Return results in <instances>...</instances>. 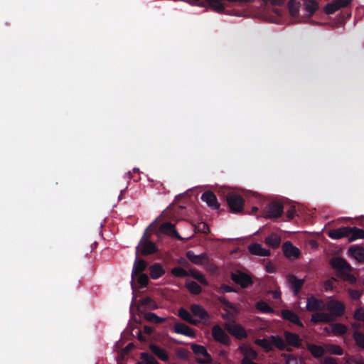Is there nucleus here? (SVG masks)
<instances>
[{"label":"nucleus","instance_id":"nucleus-33","mask_svg":"<svg viewBox=\"0 0 364 364\" xmlns=\"http://www.w3.org/2000/svg\"><path fill=\"white\" fill-rule=\"evenodd\" d=\"M301 7V3L296 0H290L288 2V9L290 15L294 17H298L299 13V8Z\"/></svg>","mask_w":364,"mask_h":364},{"label":"nucleus","instance_id":"nucleus-42","mask_svg":"<svg viewBox=\"0 0 364 364\" xmlns=\"http://www.w3.org/2000/svg\"><path fill=\"white\" fill-rule=\"evenodd\" d=\"M171 274L178 278H185L189 276L188 272L181 267H176L171 269Z\"/></svg>","mask_w":364,"mask_h":364},{"label":"nucleus","instance_id":"nucleus-37","mask_svg":"<svg viewBox=\"0 0 364 364\" xmlns=\"http://www.w3.org/2000/svg\"><path fill=\"white\" fill-rule=\"evenodd\" d=\"M144 318L147 321L153 323H161L166 319V318L158 316L156 314L151 312L145 314Z\"/></svg>","mask_w":364,"mask_h":364},{"label":"nucleus","instance_id":"nucleus-44","mask_svg":"<svg viewBox=\"0 0 364 364\" xmlns=\"http://www.w3.org/2000/svg\"><path fill=\"white\" fill-rule=\"evenodd\" d=\"M218 301L221 304L224 305V311H225L228 314H230L229 309L235 310V305L230 301H229L225 297L220 296L218 298Z\"/></svg>","mask_w":364,"mask_h":364},{"label":"nucleus","instance_id":"nucleus-39","mask_svg":"<svg viewBox=\"0 0 364 364\" xmlns=\"http://www.w3.org/2000/svg\"><path fill=\"white\" fill-rule=\"evenodd\" d=\"M240 350L244 354L243 358H247L249 360L257 359L258 356L257 353L252 348L240 347Z\"/></svg>","mask_w":364,"mask_h":364},{"label":"nucleus","instance_id":"nucleus-12","mask_svg":"<svg viewBox=\"0 0 364 364\" xmlns=\"http://www.w3.org/2000/svg\"><path fill=\"white\" fill-rule=\"evenodd\" d=\"M230 277L235 284L240 285L242 288H247L252 284L251 277L242 272L232 273Z\"/></svg>","mask_w":364,"mask_h":364},{"label":"nucleus","instance_id":"nucleus-8","mask_svg":"<svg viewBox=\"0 0 364 364\" xmlns=\"http://www.w3.org/2000/svg\"><path fill=\"white\" fill-rule=\"evenodd\" d=\"M191 348L196 355H201L203 357V358L198 359V363L200 364L212 363L213 358L205 346L196 343H192Z\"/></svg>","mask_w":364,"mask_h":364},{"label":"nucleus","instance_id":"nucleus-60","mask_svg":"<svg viewBox=\"0 0 364 364\" xmlns=\"http://www.w3.org/2000/svg\"><path fill=\"white\" fill-rule=\"evenodd\" d=\"M272 5L281 6L285 4L286 0H269Z\"/></svg>","mask_w":364,"mask_h":364},{"label":"nucleus","instance_id":"nucleus-46","mask_svg":"<svg viewBox=\"0 0 364 364\" xmlns=\"http://www.w3.org/2000/svg\"><path fill=\"white\" fill-rule=\"evenodd\" d=\"M140 356L146 364H159L156 359L148 353L143 352L141 353Z\"/></svg>","mask_w":364,"mask_h":364},{"label":"nucleus","instance_id":"nucleus-31","mask_svg":"<svg viewBox=\"0 0 364 364\" xmlns=\"http://www.w3.org/2000/svg\"><path fill=\"white\" fill-rule=\"evenodd\" d=\"M318 8V4L314 0H306L304 4V9L309 17L313 16Z\"/></svg>","mask_w":364,"mask_h":364},{"label":"nucleus","instance_id":"nucleus-2","mask_svg":"<svg viewBox=\"0 0 364 364\" xmlns=\"http://www.w3.org/2000/svg\"><path fill=\"white\" fill-rule=\"evenodd\" d=\"M152 225L151 224L144 231V235L141 238L139 243L136 247V250H139V255H149L154 254L158 251V247L156 245L150 241L148 237L150 236V233H149V228Z\"/></svg>","mask_w":364,"mask_h":364},{"label":"nucleus","instance_id":"nucleus-24","mask_svg":"<svg viewBox=\"0 0 364 364\" xmlns=\"http://www.w3.org/2000/svg\"><path fill=\"white\" fill-rule=\"evenodd\" d=\"M249 252L254 255L258 256H269L270 251L264 249L262 245L259 243H252L248 246Z\"/></svg>","mask_w":364,"mask_h":364},{"label":"nucleus","instance_id":"nucleus-25","mask_svg":"<svg viewBox=\"0 0 364 364\" xmlns=\"http://www.w3.org/2000/svg\"><path fill=\"white\" fill-rule=\"evenodd\" d=\"M284 254L287 257L296 258L299 255V250L294 246L291 242L287 241L283 245Z\"/></svg>","mask_w":364,"mask_h":364},{"label":"nucleus","instance_id":"nucleus-21","mask_svg":"<svg viewBox=\"0 0 364 364\" xmlns=\"http://www.w3.org/2000/svg\"><path fill=\"white\" fill-rule=\"evenodd\" d=\"M190 309L193 315L200 320L206 321L210 318L208 312L200 304H193L191 305Z\"/></svg>","mask_w":364,"mask_h":364},{"label":"nucleus","instance_id":"nucleus-17","mask_svg":"<svg viewBox=\"0 0 364 364\" xmlns=\"http://www.w3.org/2000/svg\"><path fill=\"white\" fill-rule=\"evenodd\" d=\"M186 256L188 260L197 265L203 264L208 261V257L205 252L196 255L193 251L188 250L186 252Z\"/></svg>","mask_w":364,"mask_h":364},{"label":"nucleus","instance_id":"nucleus-64","mask_svg":"<svg viewBox=\"0 0 364 364\" xmlns=\"http://www.w3.org/2000/svg\"><path fill=\"white\" fill-rule=\"evenodd\" d=\"M178 262L180 264H182V265H186L188 264V262L183 257H181Z\"/></svg>","mask_w":364,"mask_h":364},{"label":"nucleus","instance_id":"nucleus-59","mask_svg":"<svg viewBox=\"0 0 364 364\" xmlns=\"http://www.w3.org/2000/svg\"><path fill=\"white\" fill-rule=\"evenodd\" d=\"M324 288L326 291H330L332 290L333 288V282L331 280H327L324 282Z\"/></svg>","mask_w":364,"mask_h":364},{"label":"nucleus","instance_id":"nucleus-55","mask_svg":"<svg viewBox=\"0 0 364 364\" xmlns=\"http://www.w3.org/2000/svg\"><path fill=\"white\" fill-rule=\"evenodd\" d=\"M220 289L223 291V292H226V293H228V292H235L236 290L232 287H230L227 284H222L220 286Z\"/></svg>","mask_w":364,"mask_h":364},{"label":"nucleus","instance_id":"nucleus-34","mask_svg":"<svg viewBox=\"0 0 364 364\" xmlns=\"http://www.w3.org/2000/svg\"><path fill=\"white\" fill-rule=\"evenodd\" d=\"M347 331V326L341 323H334L331 325V331L334 336H343Z\"/></svg>","mask_w":364,"mask_h":364},{"label":"nucleus","instance_id":"nucleus-27","mask_svg":"<svg viewBox=\"0 0 364 364\" xmlns=\"http://www.w3.org/2000/svg\"><path fill=\"white\" fill-rule=\"evenodd\" d=\"M150 277L153 279H157L165 274V270L159 263H154L149 268Z\"/></svg>","mask_w":364,"mask_h":364},{"label":"nucleus","instance_id":"nucleus-7","mask_svg":"<svg viewBox=\"0 0 364 364\" xmlns=\"http://www.w3.org/2000/svg\"><path fill=\"white\" fill-rule=\"evenodd\" d=\"M211 334L213 339L225 346H229L231 343L230 338L228 333L218 324L213 326Z\"/></svg>","mask_w":364,"mask_h":364},{"label":"nucleus","instance_id":"nucleus-45","mask_svg":"<svg viewBox=\"0 0 364 364\" xmlns=\"http://www.w3.org/2000/svg\"><path fill=\"white\" fill-rule=\"evenodd\" d=\"M191 276L198 280L201 284L203 285H208V281L205 278V277L199 271L197 270H192L191 271Z\"/></svg>","mask_w":364,"mask_h":364},{"label":"nucleus","instance_id":"nucleus-3","mask_svg":"<svg viewBox=\"0 0 364 364\" xmlns=\"http://www.w3.org/2000/svg\"><path fill=\"white\" fill-rule=\"evenodd\" d=\"M226 200L232 213H239L243 211L245 200L239 194L228 193L226 195Z\"/></svg>","mask_w":364,"mask_h":364},{"label":"nucleus","instance_id":"nucleus-35","mask_svg":"<svg viewBox=\"0 0 364 364\" xmlns=\"http://www.w3.org/2000/svg\"><path fill=\"white\" fill-rule=\"evenodd\" d=\"M265 243L272 248H277L281 243V238L277 235L272 233L265 238Z\"/></svg>","mask_w":364,"mask_h":364},{"label":"nucleus","instance_id":"nucleus-4","mask_svg":"<svg viewBox=\"0 0 364 364\" xmlns=\"http://www.w3.org/2000/svg\"><path fill=\"white\" fill-rule=\"evenodd\" d=\"M326 310L332 315V318L341 317L346 311L345 304L336 299H330L326 303Z\"/></svg>","mask_w":364,"mask_h":364},{"label":"nucleus","instance_id":"nucleus-1","mask_svg":"<svg viewBox=\"0 0 364 364\" xmlns=\"http://www.w3.org/2000/svg\"><path fill=\"white\" fill-rule=\"evenodd\" d=\"M330 264L336 269L338 277L350 282H355V278L350 272L351 267L345 259L342 257H333L331 259Z\"/></svg>","mask_w":364,"mask_h":364},{"label":"nucleus","instance_id":"nucleus-14","mask_svg":"<svg viewBox=\"0 0 364 364\" xmlns=\"http://www.w3.org/2000/svg\"><path fill=\"white\" fill-rule=\"evenodd\" d=\"M281 316L283 319L287 320L301 328H304V324L301 321L299 316L294 311L289 309H284L281 311Z\"/></svg>","mask_w":364,"mask_h":364},{"label":"nucleus","instance_id":"nucleus-29","mask_svg":"<svg viewBox=\"0 0 364 364\" xmlns=\"http://www.w3.org/2000/svg\"><path fill=\"white\" fill-rule=\"evenodd\" d=\"M306 348L315 358H321L326 353L322 346L311 343H306Z\"/></svg>","mask_w":364,"mask_h":364},{"label":"nucleus","instance_id":"nucleus-53","mask_svg":"<svg viewBox=\"0 0 364 364\" xmlns=\"http://www.w3.org/2000/svg\"><path fill=\"white\" fill-rule=\"evenodd\" d=\"M350 296L353 299H359L361 296V294L358 290L356 289H349L348 291Z\"/></svg>","mask_w":364,"mask_h":364},{"label":"nucleus","instance_id":"nucleus-49","mask_svg":"<svg viewBox=\"0 0 364 364\" xmlns=\"http://www.w3.org/2000/svg\"><path fill=\"white\" fill-rule=\"evenodd\" d=\"M139 304L141 306H145L149 307H156L155 301L151 297H146L139 301Z\"/></svg>","mask_w":364,"mask_h":364},{"label":"nucleus","instance_id":"nucleus-19","mask_svg":"<svg viewBox=\"0 0 364 364\" xmlns=\"http://www.w3.org/2000/svg\"><path fill=\"white\" fill-rule=\"evenodd\" d=\"M173 331L178 334L184 335L191 338L196 337V333L191 327L183 323H176L173 326Z\"/></svg>","mask_w":364,"mask_h":364},{"label":"nucleus","instance_id":"nucleus-48","mask_svg":"<svg viewBox=\"0 0 364 364\" xmlns=\"http://www.w3.org/2000/svg\"><path fill=\"white\" fill-rule=\"evenodd\" d=\"M339 9H340L339 6H338V5L336 4V3L334 1L331 3L327 4L326 6L324 7V11L327 14H333V13H335L336 11H338Z\"/></svg>","mask_w":364,"mask_h":364},{"label":"nucleus","instance_id":"nucleus-62","mask_svg":"<svg viewBox=\"0 0 364 364\" xmlns=\"http://www.w3.org/2000/svg\"><path fill=\"white\" fill-rule=\"evenodd\" d=\"M271 293L272 294L274 299H278L281 297V292L279 291H272Z\"/></svg>","mask_w":364,"mask_h":364},{"label":"nucleus","instance_id":"nucleus-9","mask_svg":"<svg viewBox=\"0 0 364 364\" xmlns=\"http://www.w3.org/2000/svg\"><path fill=\"white\" fill-rule=\"evenodd\" d=\"M136 258L132 271V286L134 288V279L136 276L144 271L147 267V262L139 258V250H136Z\"/></svg>","mask_w":364,"mask_h":364},{"label":"nucleus","instance_id":"nucleus-54","mask_svg":"<svg viewBox=\"0 0 364 364\" xmlns=\"http://www.w3.org/2000/svg\"><path fill=\"white\" fill-rule=\"evenodd\" d=\"M352 0H334L339 8H343L347 6L348 4L351 3Z\"/></svg>","mask_w":364,"mask_h":364},{"label":"nucleus","instance_id":"nucleus-6","mask_svg":"<svg viewBox=\"0 0 364 364\" xmlns=\"http://www.w3.org/2000/svg\"><path fill=\"white\" fill-rule=\"evenodd\" d=\"M284 211L283 205L277 201L269 203L264 210V217L266 218H278Z\"/></svg>","mask_w":364,"mask_h":364},{"label":"nucleus","instance_id":"nucleus-57","mask_svg":"<svg viewBox=\"0 0 364 364\" xmlns=\"http://www.w3.org/2000/svg\"><path fill=\"white\" fill-rule=\"evenodd\" d=\"M296 214V210L294 206L290 207L289 209L287 210V216L289 218V220H291L294 218V215Z\"/></svg>","mask_w":364,"mask_h":364},{"label":"nucleus","instance_id":"nucleus-47","mask_svg":"<svg viewBox=\"0 0 364 364\" xmlns=\"http://www.w3.org/2000/svg\"><path fill=\"white\" fill-rule=\"evenodd\" d=\"M137 282L140 288H144L149 283V277L146 274L140 273L136 276Z\"/></svg>","mask_w":364,"mask_h":364},{"label":"nucleus","instance_id":"nucleus-11","mask_svg":"<svg viewBox=\"0 0 364 364\" xmlns=\"http://www.w3.org/2000/svg\"><path fill=\"white\" fill-rule=\"evenodd\" d=\"M225 328L229 332V333L237 339L241 340L247 337V333L245 329L240 324L228 323H225Z\"/></svg>","mask_w":364,"mask_h":364},{"label":"nucleus","instance_id":"nucleus-26","mask_svg":"<svg viewBox=\"0 0 364 364\" xmlns=\"http://www.w3.org/2000/svg\"><path fill=\"white\" fill-rule=\"evenodd\" d=\"M348 252L358 262H364V247L353 245L349 247Z\"/></svg>","mask_w":364,"mask_h":364},{"label":"nucleus","instance_id":"nucleus-20","mask_svg":"<svg viewBox=\"0 0 364 364\" xmlns=\"http://www.w3.org/2000/svg\"><path fill=\"white\" fill-rule=\"evenodd\" d=\"M160 231L162 233L170 235L179 240H183V238L179 235V234L176 231L175 225L170 222L163 223L160 226Z\"/></svg>","mask_w":364,"mask_h":364},{"label":"nucleus","instance_id":"nucleus-61","mask_svg":"<svg viewBox=\"0 0 364 364\" xmlns=\"http://www.w3.org/2000/svg\"><path fill=\"white\" fill-rule=\"evenodd\" d=\"M134 344L132 343H129L123 350L124 353H128L129 351L132 350L134 348Z\"/></svg>","mask_w":364,"mask_h":364},{"label":"nucleus","instance_id":"nucleus-56","mask_svg":"<svg viewBox=\"0 0 364 364\" xmlns=\"http://www.w3.org/2000/svg\"><path fill=\"white\" fill-rule=\"evenodd\" d=\"M266 270L269 273H274L276 272L277 269L273 263L267 262L266 264Z\"/></svg>","mask_w":364,"mask_h":364},{"label":"nucleus","instance_id":"nucleus-52","mask_svg":"<svg viewBox=\"0 0 364 364\" xmlns=\"http://www.w3.org/2000/svg\"><path fill=\"white\" fill-rule=\"evenodd\" d=\"M355 320L360 321L364 318V308H358L353 315Z\"/></svg>","mask_w":364,"mask_h":364},{"label":"nucleus","instance_id":"nucleus-18","mask_svg":"<svg viewBox=\"0 0 364 364\" xmlns=\"http://www.w3.org/2000/svg\"><path fill=\"white\" fill-rule=\"evenodd\" d=\"M287 279L294 294L297 295L304 284V279H298L294 274L289 275Z\"/></svg>","mask_w":364,"mask_h":364},{"label":"nucleus","instance_id":"nucleus-23","mask_svg":"<svg viewBox=\"0 0 364 364\" xmlns=\"http://www.w3.org/2000/svg\"><path fill=\"white\" fill-rule=\"evenodd\" d=\"M269 340L272 341V347L275 346L279 350H287L288 352L292 351V348L287 346L285 340H284L281 336H270Z\"/></svg>","mask_w":364,"mask_h":364},{"label":"nucleus","instance_id":"nucleus-30","mask_svg":"<svg viewBox=\"0 0 364 364\" xmlns=\"http://www.w3.org/2000/svg\"><path fill=\"white\" fill-rule=\"evenodd\" d=\"M178 316L183 321L189 323L191 325H197L200 321L193 318L191 314L184 308H180L178 310Z\"/></svg>","mask_w":364,"mask_h":364},{"label":"nucleus","instance_id":"nucleus-40","mask_svg":"<svg viewBox=\"0 0 364 364\" xmlns=\"http://www.w3.org/2000/svg\"><path fill=\"white\" fill-rule=\"evenodd\" d=\"M154 328L152 326H144L143 327V331L138 330L136 336L139 341L141 342L146 341V337L143 336L142 333L146 334V335H151L154 332Z\"/></svg>","mask_w":364,"mask_h":364},{"label":"nucleus","instance_id":"nucleus-43","mask_svg":"<svg viewBox=\"0 0 364 364\" xmlns=\"http://www.w3.org/2000/svg\"><path fill=\"white\" fill-rule=\"evenodd\" d=\"M353 338L355 342V344L364 349V334L360 331H355L353 334Z\"/></svg>","mask_w":364,"mask_h":364},{"label":"nucleus","instance_id":"nucleus-32","mask_svg":"<svg viewBox=\"0 0 364 364\" xmlns=\"http://www.w3.org/2000/svg\"><path fill=\"white\" fill-rule=\"evenodd\" d=\"M350 229L351 230L349 233L348 241L352 242L357 239L364 238V230L356 227H350Z\"/></svg>","mask_w":364,"mask_h":364},{"label":"nucleus","instance_id":"nucleus-16","mask_svg":"<svg viewBox=\"0 0 364 364\" xmlns=\"http://www.w3.org/2000/svg\"><path fill=\"white\" fill-rule=\"evenodd\" d=\"M201 200L205 202L207 205L213 210H218L220 204L218 202L216 196L212 191L204 192L201 197Z\"/></svg>","mask_w":364,"mask_h":364},{"label":"nucleus","instance_id":"nucleus-10","mask_svg":"<svg viewBox=\"0 0 364 364\" xmlns=\"http://www.w3.org/2000/svg\"><path fill=\"white\" fill-rule=\"evenodd\" d=\"M306 309L310 312L324 311L326 303L322 299L311 295L307 298Z\"/></svg>","mask_w":364,"mask_h":364},{"label":"nucleus","instance_id":"nucleus-38","mask_svg":"<svg viewBox=\"0 0 364 364\" xmlns=\"http://www.w3.org/2000/svg\"><path fill=\"white\" fill-rule=\"evenodd\" d=\"M186 287L191 294L195 295H198L202 291L201 287L194 281L186 282Z\"/></svg>","mask_w":364,"mask_h":364},{"label":"nucleus","instance_id":"nucleus-28","mask_svg":"<svg viewBox=\"0 0 364 364\" xmlns=\"http://www.w3.org/2000/svg\"><path fill=\"white\" fill-rule=\"evenodd\" d=\"M149 349L156 356H157L160 360L163 361H168L169 359L168 355L166 353V350L151 343L149 345Z\"/></svg>","mask_w":364,"mask_h":364},{"label":"nucleus","instance_id":"nucleus-15","mask_svg":"<svg viewBox=\"0 0 364 364\" xmlns=\"http://www.w3.org/2000/svg\"><path fill=\"white\" fill-rule=\"evenodd\" d=\"M284 336L285 338V343L287 344V346H289L297 348L301 347V339L300 338L299 335L286 331L284 333Z\"/></svg>","mask_w":364,"mask_h":364},{"label":"nucleus","instance_id":"nucleus-58","mask_svg":"<svg viewBox=\"0 0 364 364\" xmlns=\"http://www.w3.org/2000/svg\"><path fill=\"white\" fill-rule=\"evenodd\" d=\"M346 364H364L362 360H358L354 358H348L346 362Z\"/></svg>","mask_w":364,"mask_h":364},{"label":"nucleus","instance_id":"nucleus-13","mask_svg":"<svg viewBox=\"0 0 364 364\" xmlns=\"http://www.w3.org/2000/svg\"><path fill=\"white\" fill-rule=\"evenodd\" d=\"M334 321V318H332V315L328 313L321 311H314L311 315V322L315 324L321 323H330Z\"/></svg>","mask_w":364,"mask_h":364},{"label":"nucleus","instance_id":"nucleus-41","mask_svg":"<svg viewBox=\"0 0 364 364\" xmlns=\"http://www.w3.org/2000/svg\"><path fill=\"white\" fill-rule=\"evenodd\" d=\"M255 307L262 313H273V309L265 301H259L255 304Z\"/></svg>","mask_w":364,"mask_h":364},{"label":"nucleus","instance_id":"nucleus-63","mask_svg":"<svg viewBox=\"0 0 364 364\" xmlns=\"http://www.w3.org/2000/svg\"><path fill=\"white\" fill-rule=\"evenodd\" d=\"M241 364H258L253 360H249L247 358H242L241 361Z\"/></svg>","mask_w":364,"mask_h":364},{"label":"nucleus","instance_id":"nucleus-5","mask_svg":"<svg viewBox=\"0 0 364 364\" xmlns=\"http://www.w3.org/2000/svg\"><path fill=\"white\" fill-rule=\"evenodd\" d=\"M223 1V0H190V4L203 7L209 6L213 11L221 14L225 10Z\"/></svg>","mask_w":364,"mask_h":364},{"label":"nucleus","instance_id":"nucleus-22","mask_svg":"<svg viewBox=\"0 0 364 364\" xmlns=\"http://www.w3.org/2000/svg\"><path fill=\"white\" fill-rule=\"evenodd\" d=\"M351 230L350 227H341L340 228L333 229L328 232V236L335 240H338L343 237H349V233Z\"/></svg>","mask_w":364,"mask_h":364},{"label":"nucleus","instance_id":"nucleus-51","mask_svg":"<svg viewBox=\"0 0 364 364\" xmlns=\"http://www.w3.org/2000/svg\"><path fill=\"white\" fill-rule=\"evenodd\" d=\"M329 351L333 355H341L343 354V350L342 348L337 345H331L329 347Z\"/></svg>","mask_w":364,"mask_h":364},{"label":"nucleus","instance_id":"nucleus-36","mask_svg":"<svg viewBox=\"0 0 364 364\" xmlns=\"http://www.w3.org/2000/svg\"><path fill=\"white\" fill-rule=\"evenodd\" d=\"M255 343L262 348L265 352H270L273 350L272 343L269 338L256 339Z\"/></svg>","mask_w":364,"mask_h":364},{"label":"nucleus","instance_id":"nucleus-50","mask_svg":"<svg viewBox=\"0 0 364 364\" xmlns=\"http://www.w3.org/2000/svg\"><path fill=\"white\" fill-rule=\"evenodd\" d=\"M195 229L197 232H203L205 234H208L210 232L209 227L205 223H198Z\"/></svg>","mask_w":364,"mask_h":364}]
</instances>
